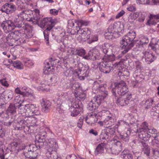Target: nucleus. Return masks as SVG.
I'll use <instances>...</instances> for the list:
<instances>
[{"label":"nucleus","instance_id":"15","mask_svg":"<svg viewBox=\"0 0 159 159\" xmlns=\"http://www.w3.org/2000/svg\"><path fill=\"white\" fill-rule=\"evenodd\" d=\"M16 10V8L14 5L7 3L2 6L1 11L2 12H5L7 14L12 13Z\"/></svg>","mask_w":159,"mask_h":159},{"label":"nucleus","instance_id":"7","mask_svg":"<svg viewBox=\"0 0 159 159\" xmlns=\"http://www.w3.org/2000/svg\"><path fill=\"white\" fill-rule=\"evenodd\" d=\"M16 20H15V22L14 23L10 20L4 21L2 23L1 26L5 33H7L11 31L14 29L15 27L19 28L22 26L21 23L17 22L18 21L17 19H18L16 17Z\"/></svg>","mask_w":159,"mask_h":159},{"label":"nucleus","instance_id":"62","mask_svg":"<svg viewBox=\"0 0 159 159\" xmlns=\"http://www.w3.org/2000/svg\"><path fill=\"white\" fill-rule=\"evenodd\" d=\"M59 11L55 9H51L50 10V13L54 16H56L58 14Z\"/></svg>","mask_w":159,"mask_h":159},{"label":"nucleus","instance_id":"1","mask_svg":"<svg viewBox=\"0 0 159 159\" xmlns=\"http://www.w3.org/2000/svg\"><path fill=\"white\" fill-rule=\"evenodd\" d=\"M45 134L46 133H44L43 134H40L36 135L35 138V143L37 144L39 143V145L40 147L45 144V143H47L48 145L46 152V156L48 157H51L52 159H61L60 157L58 156L56 151L58 148L57 142L53 138H50L46 140Z\"/></svg>","mask_w":159,"mask_h":159},{"label":"nucleus","instance_id":"13","mask_svg":"<svg viewBox=\"0 0 159 159\" xmlns=\"http://www.w3.org/2000/svg\"><path fill=\"white\" fill-rule=\"evenodd\" d=\"M131 98V95L128 94L126 96H124L118 98L117 100L116 103L122 106H125L129 104Z\"/></svg>","mask_w":159,"mask_h":159},{"label":"nucleus","instance_id":"8","mask_svg":"<svg viewBox=\"0 0 159 159\" xmlns=\"http://www.w3.org/2000/svg\"><path fill=\"white\" fill-rule=\"evenodd\" d=\"M37 147L34 144L25 146L23 148V153L25 156L29 158H34L37 156Z\"/></svg>","mask_w":159,"mask_h":159},{"label":"nucleus","instance_id":"29","mask_svg":"<svg viewBox=\"0 0 159 159\" xmlns=\"http://www.w3.org/2000/svg\"><path fill=\"white\" fill-rule=\"evenodd\" d=\"M105 98L106 97L102 95H99L98 96L94 97L92 100L94 103L96 102L98 105H99Z\"/></svg>","mask_w":159,"mask_h":159},{"label":"nucleus","instance_id":"16","mask_svg":"<svg viewBox=\"0 0 159 159\" xmlns=\"http://www.w3.org/2000/svg\"><path fill=\"white\" fill-rule=\"evenodd\" d=\"M122 143L119 141H115L114 145L111 148V153L115 154H118L122 150Z\"/></svg>","mask_w":159,"mask_h":159},{"label":"nucleus","instance_id":"42","mask_svg":"<svg viewBox=\"0 0 159 159\" xmlns=\"http://www.w3.org/2000/svg\"><path fill=\"white\" fill-rule=\"evenodd\" d=\"M20 88L18 87L15 89V92L16 93L21 94L23 96L25 95H27L29 93L27 92L22 91Z\"/></svg>","mask_w":159,"mask_h":159},{"label":"nucleus","instance_id":"46","mask_svg":"<svg viewBox=\"0 0 159 159\" xmlns=\"http://www.w3.org/2000/svg\"><path fill=\"white\" fill-rule=\"evenodd\" d=\"M140 72L138 71L135 70L133 74V76L135 79V81L138 83L140 81L141 78L139 76Z\"/></svg>","mask_w":159,"mask_h":159},{"label":"nucleus","instance_id":"45","mask_svg":"<svg viewBox=\"0 0 159 159\" xmlns=\"http://www.w3.org/2000/svg\"><path fill=\"white\" fill-rule=\"evenodd\" d=\"M16 108L14 105L11 104L8 108V111L11 113H14L16 112Z\"/></svg>","mask_w":159,"mask_h":159},{"label":"nucleus","instance_id":"61","mask_svg":"<svg viewBox=\"0 0 159 159\" xmlns=\"http://www.w3.org/2000/svg\"><path fill=\"white\" fill-rule=\"evenodd\" d=\"M77 86H78V87H79L78 84H70V85H67L66 86V88L68 89L70 87H71L72 88V89H76L77 88Z\"/></svg>","mask_w":159,"mask_h":159},{"label":"nucleus","instance_id":"6","mask_svg":"<svg viewBox=\"0 0 159 159\" xmlns=\"http://www.w3.org/2000/svg\"><path fill=\"white\" fill-rule=\"evenodd\" d=\"M112 91L114 95H116V92L117 93L121 96L125 95L126 96L128 94L127 93L128 88L125 83L123 81L118 83H115L112 85Z\"/></svg>","mask_w":159,"mask_h":159},{"label":"nucleus","instance_id":"44","mask_svg":"<svg viewBox=\"0 0 159 159\" xmlns=\"http://www.w3.org/2000/svg\"><path fill=\"white\" fill-rule=\"evenodd\" d=\"M54 61L52 60V58L49 60V61H46L45 64L46 65H47L45 66L46 70H48L50 68V65L52 66H53L54 65Z\"/></svg>","mask_w":159,"mask_h":159},{"label":"nucleus","instance_id":"23","mask_svg":"<svg viewBox=\"0 0 159 159\" xmlns=\"http://www.w3.org/2000/svg\"><path fill=\"white\" fill-rule=\"evenodd\" d=\"M142 152L146 154L147 156H149L150 153V148L145 142H142Z\"/></svg>","mask_w":159,"mask_h":159},{"label":"nucleus","instance_id":"57","mask_svg":"<svg viewBox=\"0 0 159 159\" xmlns=\"http://www.w3.org/2000/svg\"><path fill=\"white\" fill-rule=\"evenodd\" d=\"M98 47H96L93 48V49L91 50L92 52L95 55H96L97 57H100V53L99 51H98Z\"/></svg>","mask_w":159,"mask_h":159},{"label":"nucleus","instance_id":"24","mask_svg":"<svg viewBox=\"0 0 159 159\" xmlns=\"http://www.w3.org/2000/svg\"><path fill=\"white\" fill-rule=\"evenodd\" d=\"M51 103L48 101H44L42 103L43 111L46 113L48 112L51 107Z\"/></svg>","mask_w":159,"mask_h":159},{"label":"nucleus","instance_id":"58","mask_svg":"<svg viewBox=\"0 0 159 159\" xmlns=\"http://www.w3.org/2000/svg\"><path fill=\"white\" fill-rule=\"evenodd\" d=\"M135 67L137 69L136 70L140 72L141 69V65L140 62L139 61L135 62Z\"/></svg>","mask_w":159,"mask_h":159},{"label":"nucleus","instance_id":"56","mask_svg":"<svg viewBox=\"0 0 159 159\" xmlns=\"http://www.w3.org/2000/svg\"><path fill=\"white\" fill-rule=\"evenodd\" d=\"M50 30H48L47 29V28L43 32V34L44 37V38L45 40L47 41V43L48 44V43L49 42H48V35L47 34H48V31H49Z\"/></svg>","mask_w":159,"mask_h":159},{"label":"nucleus","instance_id":"43","mask_svg":"<svg viewBox=\"0 0 159 159\" xmlns=\"http://www.w3.org/2000/svg\"><path fill=\"white\" fill-rule=\"evenodd\" d=\"M96 105L95 103H94L92 100L87 105V108L90 110H93L96 108Z\"/></svg>","mask_w":159,"mask_h":159},{"label":"nucleus","instance_id":"47","mask_svg":"<svg viewBox=\"0 0 159 159\" xmlns=\"http://www.w3.org/2000/svg\"><path fill=\"white\" fill-rule=\"evenodd\" d=\"M59 80L58 76L57 75H53L50 79V81L52 83V84L56 83Z\"/></svg>","mask_w":159,"mask_h":159},{"label":"nucleus","instance_id":"32","mask_svg":"<svg viewBox=\"0 0 159 159\" xmlns=\"http://www.w3.org/2000/svg\"><path fill=\"white\" fill-rule=\"evenodd\" d=\"M35 14L33 18L35 22L37 23H39L40 20L39 10L38 9H35L34 10Z\"/></svg>","mask_w":159,"mask_h":159},{"label":"nucleus","instance_id":"11","mask_svg":"<svg viewBox=\"0 0 159 159\" xmlns=\"http://www.w3.org/2000/svg\"><path fill=\"white\" fill-rule=\"evenodd\" d=\"M99 81H95L93 84V90H99L102 92V95L106 97L108 95V92L106 90L105 85L103 84H100Z\"/></svg>","mask_w":159,"mask_h":159},{"label":"nucleus","instance_id":"17","mask_svg":"<svg viewBox=\"0 0 159 159\" xmlns=\"http://www.w3.org/2000/svg\"><path fill=\"white\" fill-rule=\"evenodd\" d=\"M142 57H144L145 61L148 63L149 64L152 62L156 58L152 54L148 52H144L143 51L140 54Z\"/></svg>","mask_w":159,"mask_h":159},{"label":"nucleus","instance_id":"10","mask_svg":"<svg viewBox=\"0 0 159 159\" xmlns=\"http://www.w3.org/2000/svg\"><path fill=\"white\" fill-rule=\"evenodd\" d=\"M102 113L103 114H105L106 117L103 121H100L98 122V123L102 125L104 124L109 126L113 125L114 118V115L111 113L110 111L107 110H103Z\"/></svg>","mask_w":159,"mask_h":159},{"label":"nucleus","instance_id":"63","mask_svg":"<svg viewBox=\"0 0 159 159\" xmlns=\"http://www.w3.org/2000/svg\"><path fill=\"white\" fill-rule=\"evenodd\" d=\"M152 49L155 51L159 50V46L156 43L155 44L152 45Z\"/></svg>","mask_w":159,"mask_h":159},{"label":"nucleus","instance_id":"21","mask_svg":"<svg viewBox=\"0 0 159 159\" xmlns=\"http://www.w3.org/2000/svg\"><path fill=\"white\" fill-rule=\"evenodd\" d=\"M159 21V13L156 15L151 14L148 23L149 24L154 25L156 24L157 21Z\"/></svg>","mask_w":159,"mask_h":159},{"label":"nucleus","instance_id":"55","mask_svg":"<svg viewBox=\"0 0 159 159\" xmlns=\"http://www.w3.org/2000/svg\"><path fill=\"white\" fill-rule=\"evenodd\" d=\"M139 16L138 17V21L140 22H143L145 19V16L141 12H139Z\"/></svg>","mask_w":159,"mask_h":159},{"label":"nucleus","instance_id":"49","mask_svg":"<svg viewBox=\"0 0 159 159\" xmlns=\"http://www.w3.org/2000/svg\"><path fill=\"white\" fill-rule=\"evenodd\" d=\"M90 56V59L92 60H95L97 59H99L101 58L100 57H98L96 55H95L91 51H90L89 52Z\"/></svg>","mask_w":159,"mask_h":159},{"label":"nucleus","instance_id":"28","mask_svg":"<svg viewBox=\"0 0 159 159\" xmlns=\"http://www.w3.org/2000/svg\"><path fill=\"white\" fill-rule=\"evenodd\" d=\"M145 105L146 106V108H150L151 106H152V105L153 106H155V108L157 107L156 102L154 99L150 98L147 99L146 101Z\"/></svg>","mask_w":159,"mask_h":159},{"label":"nucleus","instance_id":"34","mask_svg":"<svg viewBox=\"0 0 159 159\" xmlns=\"http://www.w3.org/2000/svg\"><path fill=\"white\" fill-rule=\"evenodd\" d=\"M60 98L61 97L60 96L59 98L57 100V107L56 112L59 113H61L63 112V111L61 108V106L62 101L60 99Z\"/></svg>","mask_w":159,"mask_h":159},{"label":"nucleus","instance_id":"31","mask_svg":"<svg viewBox=\"0 0 159 159\" xmlns=\"http://www.w3.org/2000/svg\"><path fill=\"white\" fill-rule=\"evenodd\" d=\"M69 50H70L71 52H72V51H73V48H70ZM72 53L73 54H75L78 55L79 56H82L85 54V50L84 49H76L75 53L72 52Z\"/></svg>","mask_w":159,"mask_h":159},{"label":"nucleus","instance_id":"53","mask_svg":"<svg viewBox=\"0 0 159 159\" xmlns=\"http://www.w3.org/2000/svg\"><path fill=\"white\" fill-rule=\"evenodd\" d=\"M107 132L105 130L102 131L100 135V138L102 139H106L108 137V135L107 134Z\"/></svg>","mask_w":159,"mask_h":159},{"label":"nucleus","instance_id":"9","mask_svg":"<svg viewBox=\"0 0 159 159\" xmlns=\"http://www.w3.org/2000/svg\"><path fill=\"white\" fill-rule=\"evenodd\" d=\"M79 30H77V34L76 37L79 42L85 41L86 39L89 38L91 31L90 29L87 28L81 29L78 26Z\"/></svg>","mask_w":159,"mask_h":159},{"label":"nucleus","instance_id":"36","mask_svg":"<svg viewBox=\"0 0 159 159\" xmlns=\"http://www.w3.org/2000/svg\"><path fill=\"white\" fill-rule=\"evenodd\" d=\"M50 18L46 17L44 18L43 20H42L40 24L43 26H47V28L50 25Z\"/></svg>","mask_w":159,"mask_h":159},{"label":"nucleus","instance_id":"27","mask_svg":"<svg viewBox=\"0 0 159 159\" xmlns=\"http://www.w3.org/2000/svg\"><path fill=\"white\" fill-rule=\"evenodd\" d=\"M140 12H136L131 13L128 17V20L130 22H132L139 16Z\"/></svg>","mask_w":159,"mask_h":159},{"label":"nucleus","instance_id":"50","mask_svg":"<svg viewBox=\"0 0 159 159\" xmlns=\"http://www.w3.org/2000/svg\"><path fill=\"white\" fill-rule=\"evenodd\" d=\"M79 109L77 107L73 108V110L72 111L71 115L73 116H76L79 113Z\"/></svg>","mask_w":159,"mask_h":159},{"label":"nucleus","instance_id":"18","mask_svg":"<svg viewBox=\"0 0 159 159\" xmlns=\"http://www.w3.org/2000/svg\"><path fill=\"white\" fill-rule=\"evenodd\" d=\"M32 11L30 10H24L17 14L16 17L19 19V20H27L29 17L30 18V13H32Z\"/></svg>","mask_w":159,"mask_h":159},{"label":"nucleus","instance_id":"25","mask_svg":"<svg viewBox=\"0 0 159 159\" xmlns=\"http://www.w3.org/2000/svg\"><path fill=\"white\" fill-rule=\"evenodd\" d=\"M117 50L115 47H112L111 51L112 52V55H108L107 60L109 61H114L115 59L116 55L117 54Z\"/></svg>","mask_w":159,"mask_h":159},{"label":"nucleus","instance_id":"3","mask_svg":"<svg viewBox=\"0 0 159 159\" xmlns=\"http://www.w3.org/2000/svg\"><path fill=\"white\" fill-rule=\"evenodd\" d=\"M19 102L20 100H18ZM20 104L18 106V111L19 114L21 115L25 113V115L28 117L33 116L34 115H39L40 114V111L38 107L34 104H29L24 105H22L19 102Z\"/></svg>","mask_w":159,"mask_h":159},{"label":"nucleus","instance_id":"38","mask_svg":"<svg viewBox=\"0 0 159 159\" xmlns=\"http://www.w3.org/2000/svg\"><path fill=\"white\" fill-rule=\"evenodd\" d=\"M140 45H143L148 43V39L146 36L141 35H140Z\"/></svg>","mask_w":159,"mask_h":159},{"label":"nucleus","instance_id":"51","mask_svg":"<svg viewBox=\"0 0 159 159\" xmlns=\"http://www.w3.org/2000/svg\"><path fill=\"white\" fill-rule=\"evenodd\" d=\"M74 72L77 74V76L81 80H84V79L85 77V75L83 76L80 75V74H81V72H82V70L80 69L76 70H75Z\"/></svg>","mask_w":159,"mask_h":159},{"label":"nucleus","instance_id":"37","mask_svg":"<svg viewBox=\"0 0 159 159\" xmlns=\"http://www.w3.org/2000/svg\"><path fill=\"white\" fill-rule=\"evenodd\" d=\"M19 35H20V34L19 33V34L16 35V44L18 45H20L22 43H23L25 41V39L24 38L22 39V38H20ZM26 34H24L23 35V37H25Z\"/></svg>","mask_w":159,"mask_h":159},{"label":"nucleus","instance_id":"26","mask_svg":"<svg viewBox=\"0 0 159 159\" xmlns=\"http://www.w3.org/2000/svg\"><path fill=\"white\" fill-rule=\"evenodd\" d=\"M18 10L25 9L27 7L26 4L24 2V0H17L16 3Z\"/></svg>","mask_w":159,"mask_h":159},{"label":"nucleus","instance_id":"22","mask_svg":"<svg viewBox=\"0 0 159 159\" xmlns=\"http://www.w3.org/2000/svg\"><path fill=\"white\" fill-rule=\"evenodd\" d=\"M105 148L106 144L104 143H102L99 144L95 151L96 155L103 153Z\"/></svg>","mask_w":159,"mask_h":159},{"label":"nucleus","instance_id":"54","mask_svg":"<svg viewBox=\"0 0 159 159\" xmlns=\"http://www.w3.org/2000/svg\"><path fill=\"white\" fill-rule=\"evenodd\" d=\"M24 61L25 65L27 66L30 67L33 65V63L30 60L26 59Z\"/></svg>","mask_w":159,"mask_h":159},{"label":"nucleus","instance_id":"2","mask_svg":"<svg viewBox=\"0 0 159 159\" xmlns=\"http://www.w3.org/2000/svg\"><path fill=\"white\" fill-rule=\"evenodd\" d=\"M137 129L139 137L144 141L152 140H156L159 142V134H157V130L153 128L148 127V124L143 123Z\"/></svg>","mask_w":159,"mask_h":159},{"label":"nucleus","instance_id":"59","mask_svg":"<svg viewBox=\"0 0 159 159\" xmlns=\"http://www.w3.org/2000/svg\"><path fill=\"white\" fill-rule=\"evenodd\" d=\"M137 3L139 4H149V0H137Z\"/></svg>","mask_w":159,"mask_h":159},{"label":"nucleus","instance_id":"14","mask_svg":"<svg viewBox=\"0 0 159 159\" xmlns=\"http://www.w3.org/2000/svg\"><path fill=\"white\" fill-rule=\"evenodd\" d=\"M19 34V32L18 31H16L14 32H11L7 35L6 39L7 42L11 46L14 45V43H16V35Z\"/></svg>","mask_w":159,"mask_h":159},{"label":"nucleus","instance_id":"60","mask_svg":"<svg viewBox=\"0 0 159 159\" xmlns=\"http://www.w3.org/2000/svg\"><path fill=\"white\" fill-rule=\"evenodd\" d=\"M83 117H81L79 119L78 123L77 126L79 128H81L83 124Z\"/></svg>","mask_w":159,"mask_h":159},{"label":"nucleus","instance_id":"39","mask_svg":"<svg viewBox=\"0 0 159 159\" xmlns=\"http://www.w3.org/2000/svg\"><path fill=\"white\" fill-rule=\"evenodd\" d=\"M109 47L110 48V49L111 50L112 49H111V48H112V46H110L109 44L108 43H105L102 46V52L105 54H106L107 53L109 50Z\"/></svg>","mask_w":159,"mask_h":159},{"label":"nucleus","instance_id":"30","mask_svg":"<svg viewBox=\"0 0 159 159\" xmlns=\"http://www.w3.org/2000/svg\"><path fill=\"white\" fill-rule=\"evenodd\" d=\"M4 98L8 100H10L12 99L13 96V92L11 90L5 91L4 93Z\"/></svg>","mask_w":159,"mask_h":159},{"label":"nucleus","instance_id":"5","mask_svg":"<svg viewBox=\"0 0 159 159\" xmlns=\"http://www.w3.org/2000/svg\"><path fill=\"white\" fill-rule=\"evenodd\" d=\"M122 27L123 25L119 22L111 24L108 28L107 31L104 34L105 38L110 39L119 37L118 32Z\"/></svg>","mask_w":159,"mask_h":159},{"label":"nucleus","instance_id":"12","mask_svg":"<svg viewBox=\"0 0 159 159\" xmlns=\"http://www.w3.org/2000/svg\"><path fill=\"white\" fill-rule=\"evenodd\" d=\"M99 69L100 70L104 73H109L112 70V67L108 64L107 62H99Z\"/></svg>","mask_w":159,"mask_h":159},{"label":"nucleus","instance_id":"52","mask_svg":"<svg viewBox=\"0 0 159 159\" xmlns=\"http://www.w3.org/2000/svg\"><path fill=\"white\" fill-rule=\"evenodd\" d=\"M73 68L72 67H70L69 69H66L64 72V75L66 76H69L71 75L73 73Z\"/></svg>","mask_w":159,"mask_h":159},{"label":"nucleus","instance_id":"41","mask_svg":"<svg viewBox=\"0 0 159 159\" xmlns=\"http://www.w3.org/2000/svg\"><path fill=\"white\" fill-rule=\"evenodd\" d=\"M17 146V143L16 142H14L9 145L8 148L10 151L13 152L16 150Z\"/></svg>","mask_w":159,"mask_h":159},{"label":"nucleus","instance_id":"35","mask_svg":"<svg viewBox=\"0 0 159 159\" xmlns=\"http://www.w3.org/2000/svg\"><path fill=\"white\" fill-rule=\"evenodd\" d=\"M122 157L123 159H132V157L127 150H124L122 152Z\"/></svg>","mask_w":159,"mask_h":159},{"label":"nucleus","instance_id":"4","mask_svg":"<svg viewBox=\"0 0 159 159\" xmlns=\"http://www.w3.org/2000/svg\"><path fill=\"white\" fill-rule=\"evenodd\" d=\"M136 33L134 31H130L124 36L120 41L121 47L124 50L122 53L125 54L133 46L132 41L136 36Z\"/></svg>","mask_w":159,"mask_h":159},{"label":"nucleus","instance_id":"48","mask_svg":"<svg viewBox=\"0 0 159 159\" xmlns=\"http://www.w3.org/2000/svg\"><path fill=\"white\" fill-rule=\"evenodd\" d=\"M88 40V43H92L98 40V37L97 35H92L91 36V38L90 37L89 38H87Z\"/></svg>","mask_w":159,"mask_h":159},{"label":"nucleus","instance_id":"64","mask_svg":"<svg viewBox=\"0 0 159 159\" xmlns=\"http://www.w3.org/2000/svg\"><path fill=\"white\" fill-rule=\"evenodd\" d=\"M77 157L74 154L68 155L66 157V159H76Z\"/></svg>","mask_w":159,"mask_h":159},{"label":"nucleus","instance_id":"33","mask_svg":"<svg viewBox=\"0 0 159 159\" xmlns=\"http://www.w3.org/2000/svg\"><path fill=\"white\" fill-rule=\"evenodd\" d=\"M50 25L47 28L48 30H51L54 26L55 24L58 22L57 19L54 18L52 19V17H50Z\"/></svg>","mask_w":159,"mask_h":159},{"label":"nucleus","instance_id":"19","mask_svg":"<svg viewBox=\"0 0 159 159\" xmlns=\"http://www.w3.org/2000/svg\"><path fill=\"white\" fill-rule=\"evenodd\" d=\"M97 114L94 112H92L88 114L85 118V120L87 123L92 124L95 122L97 120Z\"/></svg>","mask_w":159,"mask_h":159},{"label":"nucleus","instance_id":"40","mask_svg":"<svg viewBox=\"0 0 159 159\" xmlns=\"http://www.w3.org/2000/svg\"><path fill=\"white\" fill-rule=\"evenodd\" d=\"M128 133L127 132L126 133L120 134V139L126 142H128L129 139Z\"/></svg>","mask_w":159,"mask_h":159},{"label":"nucleus","instance_id":"20","mask_svg":"<svg viewBox=\"0 0 159 159\" xmlns=\"http://www.w3.org/2000/svg\"><path fill=\"white\" fill-rule=\"evenodd\" d=\"M7 61H8L10 63H11V64H12V66L16 69L20 70L23 69V65L22 63L19 61L16 60L13 61L11 60H6L4 61L3 62V63L4 65H6L5 63V62Z\"/></svg>","mask_w":159,"mask_h":159}]
</instances>
